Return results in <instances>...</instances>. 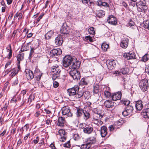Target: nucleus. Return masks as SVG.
Returning <instances> with one entry per match:
<instances>
[{
    "label": "nucleus",
    "instance_id": "obj_1",
    "mask_svg": "<svg viewBox=\"0 0 149 149\" xmlns=\"http://www.w3.org/2000/svg\"><path fill=\"white\" fill-rule=\"evenodd\" d=\"M79 63L78 62L75 63L74 62L72 65L69 68V69L71 70L69 71L70 75L74 80L76 81L79 79L81 77L79 72L76 69V68L79 67L77 65V63Z\"/></svg>",
    "mask_w": 149,
    "mask_h": 149
},
{
    "label": "nucleus",
    "instance_id": "obj_2",
    "mask_svg": "<svg viewBox=\"0 0 149 149\" xmlns=\"http://www.w3.org/2000/svg\"><path fill=\"white\" fill-rule=\"evenodd\" d=\"M61 72V69L58 65H56L52 67L51 72L53 76L52 79L53 80H55L56 78H58L60 76V73Z\"/></svg>",
    "mask_w": 149,
    "mask_h": 149
},
{
    "label": "nucleus",
    "instance_id": "obj_3",
    "mask_svg": "<svg viewBox=\"0 0 149 149\" xmlns=\"http://www.w3.org/2000/svg\"><path fill=\"white\" fill-rule=\"evenodd\" d=\"M99 108H97L94 110V113L93 116V121H94L99 120L102 118L103 117L102 113L101 111H100Z\"/></svg>",
    "mask_w": 149,
    "mask_h": 149
},
{
    "label": "nucleus",
    "instance_id": "obj_4",
    "mask_svg": "<svg viewBox=\"0 0 149 149\" xmlns=\"http://www.w3.org/2000/svg\"><path fill=\"white\" fill-rule=\"evenodd\" d=\"M73 61V58L70 56H65L63 60V66L65 68H67L71 64Z\"/></svg>",
    "mask_w": 149,
    "mask_h": 149
},
{
    "label": "nucleus",
    "instance_id": "obj_5",
    "mask_svg": "<svg viewBox=\"0 0 149 149\" xmlns=\"http://www.w3.org/2000/svg\"><path fill=\"white\" fill-rule=\"evenodd\" d=\"M139 86L143 92H145L148 88V81L147 79L141 80L139 83Z\"/></svg>",
    "mask_w": 149,
    "mask_h": 149
},
{
    "label": "nucleus",
    "instance_id": "obj_6",
    "mask_svg": "<svg viewBox=\"0 0 149 149\" xmlns=\"http://www.w3.org/2000/svg\"><path fill=\"white\" fill-rule=\"evenodd\" d=\"M60 31L61 34L68 36L70 32L69 27L66 25V24L64 23L60 29Z\"/></svg>",
    "mask_w": 149,
    "mask_h": 149
},
{
    "label": "nucleus",
    "instance_id": "obj_7",
    "mask_svg": "<svg viewBox=\"0 0 149 149\" xmlns=\"http://www.w3.org/2000/svg\"><path fill=\"white\" fill-rule=\"evenodd\" d=\"M133 109L131 106H127L125 107L124 111L122 112L123 115L125 116H128L132 114Z\"/></svg>",
    "mask_w": 149,
    "mask_h": 149
},
{
    "label": "nucleus",
    "instance_id": "obj_8",
    "mask_svg": "<svg viewBox=\"0 0 149 149\" xmlns=\"http://www.w3.org/2000/svg\"><path fill=\"white\" fill-rule=\"evenodd\" d=\"M61 110L62 113L63 115H66L68 117H71L72 115V113L70 111V108L68 106L63 107Z\"/></svg>",
    "mask_w": 149,
    "mask_h": 149
},
{
    "label": "nucleus",
    "instance_id": "obj_9",
    "mask_svg": "<svg viewBox=\"0 0 149 149\" xmlns=\"http://www.w3.org/2000/svg\"><path fill=\"white\" fill-rule=\"evenodd\" d=\"M32 47H31V49L30 50L29 56V58L30 59L32 57V55L33 54H37L38 52H35V51L38 50V43H36V44H35V43H34L32 44Z\"/></svg>",
    "mask_w": 149,
    "mask_h": 149
},
{
    "label": "nucleus",
    "instance_id": "obj_10",
    "mask_svg": "<svg viewBox=\"0 0 149 149\" xmlns=\"http://www.w3.org/2000/svg\"><path fill=\"white\" fill-rule=\"evenodd\" d=\"M79 90V88L77 85H75L74 87L68 89L67 90V92L69 95L73 96L75 95Z\"/></svg>",
    "mask_w": 149,
    "mask_h": 149
},
{
    "label": "nucleus",
    "instance_id": "obj_11",
    "mask_svg": "<svg viewBox=\"0 0 149 149\" xmlns=\"http://www.w3.org/2000/svg\"><path fill=\"white\" fill-rule=\"evenodd\" d=\"M123 57L127 60H130L136 58L135 53L134 52H129L125 53L124 54Z\"/></svg>",
    "mask_w": 149,
    "mask_h": 149
},
{
    "label": "nucleus",
    "instance_id": "obj_12",
    "mask_svg": "<svg viewBox=\"0 0 149 149\" xmlns=\"http://www.w3.org/2000/svg\"><path fill=\"white\" fill-rule=\"evenodd\" d=\"M106 65L108 69L110 70L114 69L116 65L115 61L113 60H108L106 61Z\"/></svg>",
    "mask_w": 149,
    "mask_h": 149
},
{
    "label": "nucleus",
    "instance_id": "obj_13",
    "mask_svg": "<svg viewBox=\"0 0 149 149\" xmlns=\"http://www.w3.org/2000/svg\"><path fill=\"white\" fill-rule=\"evenodd\" d=\"M93 136L89 137L87 139V143L89 144L95 143L96 142V134L95 132L93 133Z\"/></svg>",
    "mask_w": 149,
    "mask_h": 149
},
{
    "label": "nucleus",
    "instance_id": "obj_14",
    "mask_svg": "<svg viewBox=\"0 0 149 149\" xmlns=\"http://www.w3.org/2000/svg\"><path fill=\"white\" fill-rule=\"evenodd\" d=\"M62 53V51L60 49H54L52 50L50 53V56L53 57L61 54Z\"/></svg>",
    "mask_w": 149,
    "mask_h": 149
},
{
    "label": "nucleus",
    "instance_id": "obj_15",
    "mask_svg": "<svg viewBox=\"0 0 149 149\" xmlns=\"http://www.w3.org/2000/svg\"><path fill=\"white\" fill-rule=\"evenodd\" d=\"M25 72H26V77L27 79L31 80L34 77V74L33 72L30 70L26 69Z\"/></svg>",
    "mask_w": 149,
    "mask_h": 149
},
{
    "label": "nucleus",
    "instance_id": "obj_16",
    "mask_svg": "<svg viewBox=\"0 0 149 149\" xmlns=\"http://www.w3.org/2000/svg\"><path fill=\"white\" fill-rule=\"evenodd\" d=\"M66 122L64 118L60 117L58 118L57 125L58 126L63 127L65 125Z\"/></svg>",
    "mask_w": 149,
    "mask_h": 149
},
{
    "label": "nucleus",
    "instance_id": "obj_17",
    "mask_svg": "<svg viewBox=\"0 0 149 149\" xmlns=\"http://www.w3.org/2000/svg\"><path fill=\"white\" fill-rule=\"evenodd\" d=\"M107 21L109 23L112 25H116L117 23L116 18L112 15L110 16L109 17Z\"/></svg>",
    "mask_w": 149,
    "mask_h": 149
},
{
    "label": "nucleus",
    "instance_id": "obj_18",
    "mask_svg": "<svg viewBox=\"0 0 149 149\" xmlns=\"http://www.w3.org/2000/svg\"><path fill=\"white\" fill-rule=\"evenodd\" d=\"M121 93L120 92L114 93L112 96L111 98L113 101H116L120 100L121 97Z\"/></svg>",
    "mask_w": 149,
    "mask_h": 149
},
{
    "label": "nucleus",
    "instance_id": "obj_19",
    "mask_svg": "<svg viewBox=\"0 0 149 149\" xmlns=\"http://www.w3.org/2000/svg\"><path fill=\"white\" fill-rule=\"evenodd\" d=\"M63 42L62 37L61 35H58L55 39V42L57 45H61Z\"/></svg>",
    "mask_w": 149,
    "mask_h": 149
},
{
    "label": "nucleus",
    "instance_id": "obj_20",
    "mask_svg": "<svg viewBox=\"0 0 149 149\" xmlns=\"http://www.w3.org/2000/svg\"><path fill=\"white\" fill-rule=\"evenodd\" d=\"M42 73H41L40 70L38 69H36L34 71V75H36V77L35 78L36 79L37 81H38L40 80L42 75Z\"/></svg>",
    "mask_w": 149,
    "mask_h": 149
},
{
    "label": "nucleus",
    "instance_id": "obj_21",
    "mask_svg": "<svg viewBox=\"0 0 149 149\" xmlns=\"http://www.w3.org/2000/svg\"><path fill=\"white\" fill-rule=\"evenodd\" d=\"M93 130V127L87 125L86 127L83 129V132L85 134H91Z\"/></svg>",
    "mask_w": 149,
    "mask_h": 149
},
{
    "label": "nucleus",
    "instance_id": "obj_22",
    "mask_svg": "<svg viewBox=\"0 0 149 149\" xmlns=\"http://www.w3.org/2000/svg\"><path fill=\"white\" fill-rule=\"evenodd\" d=\"M99 86L97 84L94 85L93 95L97 97H99V95L98 94V93L99 92Z\"/></svg>",
    "mask_w": 149,
    "mask_h": 149
},
{
    "label": "nucleus",
    "instance_id": "obj_23",
    "mask_svg": "<svg viewBox=\"0 0 149 149\" xmlns=\"http://www.w3.org/2000/svg\"><path fill=\"white\" fill-rule=\"evenodd\" d=\"M143 102L141 100H139L136 102L135 106L136 109L140 111L143 108Z\"/></svg>",
    "mask_w": 149,
    "mask_h": 149
},
{
    "label": "nucleus",
    "instance_id": "obj_24",
    "mask_svg": "<svg viewBox=\"0 0 149 149\" xmlns=\"http://www.w3.org/2000/svg\"><path fill=\"white\" fill-rule=\"evenodd\" d=\"M107 129L105 126H102L101 127L100 134L102 137L105 136L107 134Z\"/></svg>",
    "mask_w": 149,
    "mask_h": 149
},
{
    "label": "nucleus",
    "instance_id": "obj_25",
    "mask_svg": "<svg viewBox=\"0 0 149 149\" xmlns=\"http://www.w3.org/2000/svg\"><path fill=\"white\" fill-rule=\"evenodd\" d=\"M128 39L126 38H123L121 42L120 46L123 48H126L128 46Z\"/></svg>",
    "mask_w": 149,
    "mask_h": 149
},
{
    "label": "nucleus",
    "instance_id": "obj_26",
    "mask_svg": "<svg viewBox=\"0 0 149 149\" xmlns=\"http://www.w3.org/2000/svg\"><path fill=\"white\" fill-rule=\"evenodd\" d=\"M104 104L105 107L109 108H112L114 107L113 103L110 100H107L105 101Z\"/></svg>",
    "mask_w": 149,
    "mask_h": 149
},
{
    "label": "nucleus",
    "instance_id": "obj_27",
    "mask_svg": "<svg viewBox=\"0 0 149 149\" xmlns=\"http://www.w3.org/2000/svg\"><path fill=\"white\" fill-rule=\"evenodd\" d=\"M88 79V77L82 78L79 83L80 85H87L90 82Z\"/></svg>",
    "mask_w": 149,
    "mask_h": 149
},
{
    "label": "nucleus",
    "instance_id": "obj_28",
    "mask_svg": "<svg viewBox=\"0 0 149 149\" xmlns=\"http://www.w3.org/2000/svg\"><path fill=\"white\" fill-rule=\"evenodd\" d=\"M138 10L142 12L146 11L148 9V7L147 5L140 6H137Z\"/></svg>",
    "mask_w": 149,
    "mask_h": 149
},
{
    "label": "nucleus",
    "instance_id": "obj_29",
    "mask_svg": "<svg viewBox=\"0 0 149 149\" xmlns=\"http://www.w3.org/2000/svg\"><path fill=\"white\" fill-rule=\"evenodd\" d=\"M76 114L77 117L81 116L84 112V110L81 108H77Z\"/></svg>",
    "mask_w": 149,
    "mask_h": 149
},
{
    "label": "nucleus",
    "instance_id": "obj_30",
    "mask_svg": "<svg viewBox=\"0 0 149 149\" xmlns=\"http://www.w3.org/2000/svg\"><path fill=\"white\" fill-rule=\"evenodd\" d=\"M54 31L52 30H50L48 31L45 35V38L46 39L48 40L51 38L52 36L53 35Z\"/></svg>",
    "mask_w": 149,
    "mask_h": 149
},
{
    "label": "nucleus",
    "instance_id": "obj_31",
    "mask_svg": "<svg viewBox=\"0 0 149 149\" xmlns=\"http://www.w3.org/2000/svg\"><path fill=\"white\" fill-rule=\"evenodd\" d=\"M97 4L99 6H103L104 7H109V6L108 4L104 2H102L101 0H99L97 2Z\"/></svg>",
    "mask_w": 149,
    "mask_h": 149
},
{
    "label": "nucleus",
    "instance_id": "obj_32",
    "mask_svg": "<svg viewBox=\"0 0 149 149\" xmlns=\"http://www.w3.org/2000/svg\"><path fill=\"white\" fill-rule=\"evenodd\" d=\"M141 115L144 118H149V113L148 112L146 109L142 111Z\"/></svg>",
    "mask_w": 149,
    "mask_h": 149
},
{
    "label": "nucleus",
    "instance_id": "obj_33",
    "mask_svg": "<svg viewBox=\"0 0 149 149\" xmlns=\"http://www.w3.org/2000/svg\"><path fill=\"white\" fill-rule=\"evenodd\" d=\"M105 14L104 12V11L100 10L96 13V16L99 18L103 16Z\"/></svg>",
    "mask_w": 149,
    "mask_h": 149
},
{
    "label": "nucleus",
    "instance_id": "obj_34",
    "mask_svg": "<svg viewBox=\"0 0 149 149\" xmlns=\"http://www.w3.org/2000/svg\"><path fill=\"white\" fill-rule=\"evenodd\" d=\"M24 54L22 53L18 54L17 56V60L18 63H20V61L24 59Z\"/></svg>",
    "mask_w": 149,
    "mask_h": 149
},
{
    "label": "nucleus",
    "instance_id": "obj_35",
    "mask_svg": "<svg viewBox=\"0 0 149 149\" xmlns=\"http://www.w3.org/2000/svg\"><path fill=\"white\" fill-rule=\"evenodd\" d=\"M129 71V69L126 67L122 68L120 70L121 72L124 74H127L128 72Z\"/></svg>",
    "mask_w": 149,
    "mask_h": 149
},
{
    "label": "nucleus",
    "instance_id": "obj_36",
    "mask_svg": "<svg viewBox=\"0 0 149 149\" xmlns=\"http://www.w3.org/2000/svg\"><path fill=\"white\" fill-rule=\"evenodd\" d=\"M136 5L137 6H139L140 5H147L146 3L145 0H140V1L136 3Z\"/></svg>",
    "mask_w": 149,
    "mask_h": 149
},
{
    "label": "nucleus",
    "instance_id": "obj_37",
    "mask_svg": "<svg viewBox=\"0 0 149 149\" xmlns=\"http://www.w3.org/2000/svg\"><path fill=\"white\" fill-rule=\"evenodd\" d=\"M109 47V45L104 43H102L101 45V48L104 51H107Z\"/></svg>",
    "mask_w": 149,
    "mask_h": 149
},
{
    "label": "nucleus",
    "instance_id": "obj_38",
    "mask_svg": "<svg viewBox=\"0 0 149 149\" xmlns=\"http://www.w3.org/2000/svg\"><path fill=\"white\" fill-rule=\"evenodd\" d=\"M9 47V49H7V52H9V53L8 55V59H10L12 56V50L11 46V45L9 44L8 45Z\"/></svg>",
    "mask_w": 149,
    "mask_h": 149
},
{
    "label": "nucleus",
    "instance_id": "obj_39",
    "mask_svg": "<svg viewBox=\"0 0 149 149\" xmlns=\"http://www.w3.org/2000/svg\"><path fill=\"white\" fill-rule=\"evenodd\" d=\"M143 26L145 29L149 30V20H146L144 21Z\"/></svg>",
    "mask_w": 149,
    "mask_h": 149
},
{
    "label": "nucleus",
    "instance_id": "obj_40",
    "mask_svg": "<svg viewBox=\"0 0 149 149\" xmlns=\"http://www.w3.org/2000/svg\"><path fill=\"white\" fill-rule=\"evenodd\" d=\"M73 139L76 141H78L81 138L80 136L77 133L74 134L73 135Z\"/></svg>",
    "mask_w": 149,
    "mask_h": 149
},
{
    "label": "nucleus",
    "instance_id": "obj_41",
    "mask_svg": "<svg viewBox=\"0 0 149 149\" xmlns=\"http://www.w3.org/2000/svg\"><path fill=\"white\" fill-rule=\"evenodd\" d=\"M84 111L83 113L84 115V118L85 120H87L89 118L90 115L89 113L85 110H84Z\"/></svg>",
    "mask_w": 149,
    "mask_h": 149
},
{
    "label": "nucleus",
    "instance_id": "obj_42",
    "mask_svg": "<svg viewBox=\"0 0 149 149\" xmlns=\"http://www.w3.org/2000/svg\"><path fill=\"white\" fill-rule=\"evenodd\" d=\"M77 93H76V94L75 95V97L76 99L79 98L83 96L84 94V92L82 91H78Z\"/></svg>",
    "mask_w": 149,
    "mask_h": 149
},
{
    "label": "nucleus",
    "instance_id": "obj_43",
    "mask_svg": "<svg viewBox=\"0 0 149 149\" xmlns=\"http://www.w3.org/2000/svg\"><path fill=\"white\" fill-rule=\"evenodd\" d=\"M28 45L27 44H26L25 45H23L22 47L20 50V51L21 52H24L25 51H27L29 49V46H28Z\"/></svg>",
    "mask_w": 149,
    "mask_h": 149
},
{
    "label": "nucleus",
    "instance_id": "obj_44",
    "mask_svg": "<svg viewBox=\"0 0 149 149\" xmlns=\"http://www.w3.org/2000/svg\"><path fill=\"white\" fill-rule=\"evenodd\" d=\"M22 16V14L20 13H17L15 15L14 19H16L17 18H18V19H20Z\"/></svg>",
    "mask_w": 149,
    "mask_h": 149
},
{
    "label": "nucleus",
    "instance_id": "obj_45",
    "mask_svg": "<svg viewBox=\"0 0 149 149\" xmlns=\"http://www.w3.org/2000/svg\"><path fill=\"white\" fill-rule=\"evenodd\" d=\"M90 146L89 144L87 143L82 144L80 148L81 149H90Z\"/></svg>",
    "mask_w": 149,
    "mask_h": 149
},
{
    "label": "nucleus",
    "instance_id": "obj_46",
    "mask_svg": "<svg viewBox=\"0 0 149 149\" xmlns=\"http://www.w3.org/2000/svg\"><path fill=\"white\" fill-rule=\"evenodd\" d=\"M149 56L148 54H145L142 57L141 61H143L145 62L147 61L149 58Z\"/></svg>",
    "mask_w": 149,
    "mask_h": 149
},
{
    "label": "nucleus",
    "instance_id": "obj_47",
    "mask_svg": "<svg viewBox=\"0 0 149 149\" xmlns=\"http://www.w3.org/2000/svg\"><path fill=\"white\" fill-rule=\"evenodd\" d=\"M16 69H12V71L11 72V77H13L15 76L16 74H17L18 72V70H17Z\"/></svg>",
    "mask_w": 149,
    "mask_h": 149
},
{
    "label": "nucleus",
    "instance_id": "obj_48",
    "mask_svg": "<svg viewBox=\"0 0 149 149\" xmlns=\"http://www.w3.org/2000/svg\"><path fill=\"white\" fill-rule=\"evenodd\" d=\"M88 31L90 34L94 35L95 34V31L94 30V28L93 27L89 28L88 29Z\"/></svg>",
    "mask_w": 149,
    "mask_h": 149
},
{
    "label": "nucleus",
    "instance_id": "obj_49",
    "mask_svg": "<svg viewBox=\"0 0 149 149\" xmlns=\"http://www.w3.org/2000/svg\"><path fill=\"white\" fill-rule=\"evenodd\" d=\"M24 97L22 95L20 94L17 97V100H21L22 99L23 101V102L22 103V105H23L25 101L24 100Z\"/></svg>",
    "mask_w": 149,
    "mask_h": 149
},
{
    "label": "nucleus",
    "instance_id": "obj_50",
    "mask_svg": "<svg viewBox=\"0 0 149 149\" xmlns=\"http://www.w3.org/2000/svg\"><path fill=\"white\" fill-rule=\"evenodd\" d=\"M35 96L34 95H30L28 99L27 102L31 103L34 99Z\"/></svg>",
    "mask_w": 149,
    "mask_h": 149
},
{
    "label": "nucleus",
    "instance_id": "obj_51",
    "mask_svg": "<svg viewBox=\"0 0 149 149\" xmlns=\"http://www.w3.org/2000/svg\"><path fill=\"white\" fill-rule=\"evenodd\" d=\"M104 94L105 96L107 98H109L111 95L110 93L108 91H105L104 92Z\"/></svg>",
    "mask_w": 149,
    "mask_h": 149
},
{
    "label": "nucleus",
    "instance_id": "obj_52",
    "mask_svg": "<svg viewBox=\"0 0 149 149\" xmlns=\"http://www.w3.org/2000/svg\"><path fill=\"white\" fill-rule=\"evenodd\" d=\"M58 133L61 136H65V134L64 130L62 129L59 130L58 131Z\"/></svg>",
    "mask_w": 149,
    "mask_h": 149
},
{
    "label": "nucleus",
    "instance_id": "obj_53",
    "mask_svg": "<svg viewBox=\"0 0 149 149\" xmlns=\"http://www.w3.org/2000/svg\"><path fill=\"white\" fill-rule=\"evenodd\" d=\"M134 25L135 23L134 22L132 19H130L128 23V26L131 27L134 26Z\"/></svg>",
    "mask_w": 149,
    "mask_h": 149
},
{
    "label": "nucleus",
    "instance_id": "obj_54",
    "mask_svg": "<svg viewBox=\"0 0 149 149\" xmlns=\"http://www.w3.org/2000/svg\"><path fill=\"white\" fill-rule=\"evenodd\" d=\"M97 121L96 122H95L94 123L96 124L97 126H100V125L102 124L103 122L102 121L100 120V119L98 120H96Z\"/></svg>",
    "mask_w": 149,
    "mask_h": 149
},
{
    "label": "nucleus",
    "instance_id": "obj_55",
    "mask_svg": "<svg viewBox=\"0 0 149 149\" xmlns=\"http://www.w3.org/2000/svg\"><path fill=\"white\" fill-rule=\"evenodd\" d=\"M63 146L64 147L69 148L70 147V141H68L67 143L64 144Z\"/></svg>",
    "mask_w": 149,
    "mask_h": 149
},
{
    "label": "nucleus",
    "instance_id": "obj_56",
    "mask_svg": "<svg viewBox=\"0 0 149 149\" xmlns=\"http://www.w3.org/2000/svg\"><path fill=\"white\" fill-rule=\"evenodd\" d=\"M122 103L124 104L125 105L127 106H129V104H130V102L128 100H126L123 101Z\"/></svg>",
    "mask_w": 149,
    "mask_h": 149
},
{
    "label": "nucleus",
    "instance_id": "obj_57",
    "mask_svg": "<svg viewBox=\"0 0 149 149\" xmlns=\"http://www.w3.org/2000/svg\"><path fill=\"white\" fill-rule=\"evenodd\" d=\"M52 122V120H51L50 118H47L45 119V122L46 124L47 125H49L51 124V123Z\"/></svg>",
    "mask_w": 149,
    "mask_h": 149
},
{
    "label": "nucleus",
    "instance_id": "obj_58",
    "mask_svg": "<svg viewBox=\"0 0 149 149\" xmlns=\"http://www.w3.org/2000/svg\"><path fill=\"white\" fill-rule=\"evenodd\" d=\"M116 127L115 126L111 125L109 127V129L110 131H113V130L116 131Z\"/></svg>",
    "mask_w": 149,
    "mask_h": 149
},
{
    "label": "nucleus",
    "instance_id": "obj_59",
    "mask_svg": "<svg viewBox=\"0 0 149 149\" xmlns=\"http://www.w3.org/2000/svg\"><path fill=\"white\" fill-rule=\"evenodd\" d=\"M85 39L87 40H89L91 42H92L93 41V39L90 36H86Z\"/></svg>",
    "mask_w": 149,
    "mask_h": 149
},
{
    "label": "nucleus",
    "instance_id": "obj_60",
    "mask_svg": "<svg viewBox=\"0 0 149 149\" xmlns=\"http://www.w3.org/2000/svg\"><path fill=\"white\" fill-rule=\"evenodd\" d=\"M82 2L84 3L87 4L88 5L91 4V3L90 1V0H82Z\"/></svg>",
    "mask_w": 149,
    "mask_h": 149
},
{
    "label": "nucleus",
    "instance_id": "obj_61",
    "mask_svg": "<svg viewBox=\"0 0 149 149\" xmlns=\"http://www.w3.org/2000/svg\"><path fill=\"white\" fill-rule=\"evenodd\" d=\"M17 100L16 98V96H13L10 100V102L12 103H15L16 102Z\"/></svg>",
    "mask_w": 149,
    "mask_h": 149
},
{
    "label": "nucleus",
    "instance_id": "obj_62",
    "mask_svg": "<svg viewBox=\"0 0 149 149\" xmlns=\"http://www.w3.org/2000/svg\"><path fill=\"white\" fill-rule=\"evenodd\" d=\"M43 112L46 113L47 114H50L51 113V111L49 110L45 109L43 110Z\"/></svg>",
    "mask_w": 149,
    "mask_h": 149
},
{
    "label": "nucleus",
    "instance_id": "obj_63",
    "mask_svg": "<svg viewBox=\"0 0 149 149\" xmlns=\"http://www.w3.org/2000/svg\"><path fill=\"white\" fill-rule=\"evenodd\" d=\"M59 86L58 83L56 81H54L53 82V86L54 88H57Z\"/></svg>",
    "mask_w": 149,
    "mask_h": 149
},
{
    "label": "nucleus",
    "instance_id": "obj_64",
    "mask_svg": "<svg viewBox=\"0 0 149 149\" xmlns=\"http://www.w3.org/2000/svg\"><path fill=\"white\" fill-rule=\"evenodd\" d=\"M145 71L149 74V65L146 66L145 68Z\"/></svg>",
    "mask_w": 149,
    "mask_h": 149
}]
</instances>
